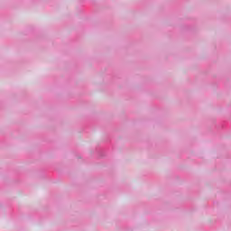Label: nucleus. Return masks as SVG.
<instances>
[{
    "mask_svg": "<svg viewBox=\"0 0 231 231\" xmlns=\"http://www.w3.org/2000/svg\"><path fill=\"white\" fill-rule=\"evenodd\" d=\"M96 152L99 156V158H104V156H106V150H104V148L100 146H97L96 148Z\"/></svg>",
    "mask_w": 231,
    "mask_h": 231,
    "instance_id": "obj_1",
    "label": "nucleus"
}]
</instances>
